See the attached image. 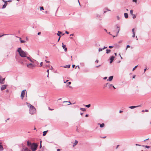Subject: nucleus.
Here are the masks:
<instances>
[{
	"instance_id": "nucleus-46",
	"label": "nucleus",
	"mask_w": 151,
	"mask_h": 151,
	"mask_svg": "<svg viewBox=\"0 0 151 151\" xmlns=\"http://www.w3.org/2000/svg\"><path fill=\"white\" fill-rule=\"evenodd\" d=\"M107 48V47H106V46H104V47L103 48V50H104L106 48Z\"/></svg>"
},
{
	"instance_id": "nucleus-9",
	"label": "nucleus",
	"mask_w": 151,
	"mask_h": 151,
	"mask_svg": "<svg viewBox=\"0 0 151 151\" xmlns=\"http://www.w3.org/2000/svg\"><path fill=\"white\" fill-rule=\"evenodd\" d=\"M5 78H2L1 76H0V83L1 84H3L4 83V81L5 80Z\"/></svg>"
},
{
	"instance_id": "nucleus-22",
	"label": "nucleus",
	"mask_w": 151,
	"mask_h": 151,
	"mask_svg": "<svg viewBox=\"0 0 151 151\" xmlns=\"http://www.w3.org/2000/svg\"><path fill=\"white\" fill-rule=\"evenodd\" d=\"M70 65H66L64 67L65 68H70Z\"/></svg>"
},
{
	"instance_id": "nucleus-33",
	"label": "nucleus",
	"mask_w": 151,
	"mask_h": 151,
	"mask_svg": "<svg viewBox=\"0 0 151 151\" xmlns=\"http://www.w3.org/2000/svg\"><path fill=\"white\" fill-rule=\"evenodd\" d=\"M132 15L133 16L132 17H133V19L135 18L136 17V15L135 14H133Z\"/></svg>"
},
{
	"instance_id": "nucleus-47",
	"label": "nucleus",
	"mask_w": 151,
	"mask_h": 151,
	"mask_svg": "<svg viewBox=\"0 0 151 151\" xmlns=\"http://www.w3.org/2000/svg\"><path fill=\"white\" fill-rule=\"evenodd\" d=\"M45 61L46 62V63H50V62L49 61H47L46 60H45Z\"/></svg>"
},
{
	"instance_id": "nucleus-42",
	"label": "nucleus",
	"mask_w": 151,
	"mask_h": 151,
	"mask_svg": "<svg viewBox=\"0 0 151 151\" xmlns=\"http://www.w3.org/2000/svg\"><path fill=\"white\" fill-rule=\"evenodd\" d=\"M48 109L50 110V111H52V110H54L53 109H50L49 107L48 108Z\"/></svg>"
},
{
	"instance_id": "nucleus-11",
	"label": "nucleus",
	"mask_w": 151,
	"mask_h": 151,
	"mask_svg": "<svg viewBox=\"0 0 151 151\" xmlns=\"http://www.w3.org/2000/svg\"><path fill=\"white\" fill-rule=\"evenodd\" d=\"M21 151H31L30 150L28 149L27 147L23 148Z\"/></svg>"
},
{
	"instance_id": "nucleus-14",
	"label": "nucleus",
	"mask_w": 151,
	"mask_h": 151,
	"mask_svg": "<svg viewBox=\"0 0 151 151\" xmlns=\"http://www.w3.org/2000/svg\"><path fill=\"white\" fill-rule=\"evenodd\" d=\"M113 76H110L109 78L108 79L107 81H112L113 79Z\"/></svg>"
},
{
	"instance_id": "nucleus-50",
	"label": "nucleus",
	"mask_w": 151,
	"mask_h": 151,
	"mask_svg": "<svg viewBox=\"0 0 151 151\" xmlns=\"http://www.w3.org/2000/svg\"><path fill=\"white\" fill-rule=\"evenodd\" d=\"M119 145H117L116 147V149H117L118 148V147H119Z\"/></svg>"
},
{
	"instance_id": "nucleus-59",
	"label": "nucleus",
	"mask_w": 151,
	"mask_h": 151,
	"mask_svg": "<svg viewBox=\"0 0 151 151\" xmlns=\"http://www.w3.org/2000/svg\"><path fill=\"white\" fill-rule=\"evenodd\" d=\"M69 85H70L71 84V82H69L68 83H67Z\"/></svg>"
},
{
	"instance_id": "nucleus-55",
	"label": "nucleus",
	"mask_w": 151,
	"mask_h": 151,
	"mask_svg": "<svg viewBox=\"0 0 151 151\" xmlns=\"http://www.w3.org/2000/svg\"><path fill=\"white\" fill-rule=\"evenodd\" d=\"M115 45V46H116L117 47H119V45H117V44H116V45L115 44V45Z\"/></svg>"
},
{
	"instance_id": "nucleus-34",
	"label": "nucleus",
	"mask_w": 151,
	"mask_h": 151,
	"mask_svg": "<svg viewBox=\"0 0 151 151\" xmlns=\"http://www.w3.org/2000/svg\"><path fill=\"white\" fill-rule=\"evenodd\" d=\"M40 10H44L43 7V6H40Z\"/></svg>"
},
{
	"instance_id": "nucleus-18",
	"label": "nucleus",
	"mask_w": 151,
	"mask_h": 151,
	"mask_svg": "<svg viewBox=\"0 0 151 151\" xmlns=\"http://www.w3.org/2000/svg\"><path fill=\"white\" fill-rule=\"evenodd\" d=\"M19 41H20V43H24L26 42L24 40H21V38L19 37Z\"/></svg>"
},
{
	"instance_id": "nucleus-1",
	"label": "nucleus",
	"mask_w": 151,
	"mask_h": 151,
	"mask_svg": "<svg viewBox=\"0 0 151 151\" xmlns=\"http://www.w3.org/2000/svg\"><path fill=\"white\" fill-rule=\"evenodd\" d=\"M29 106V113L31 114H33L36 112V109L35 107L29 104L28 106Z\"/></svg>"
},
{
	"instance_id": "nucleus-52",
	"label": "nucleus",
	"mask_w": 151,
	"mask_h": 151,
	"mask_svg": "<svg viewBox=\"0 0 151 151\" xmlns=\"http://www.w3.org/2000/svg\"><path fill=\"white\" fill-rule=\"evenodd\" d=\"M41 33V32H39L38 33H37V35H40Z\"/></svg>"
},
{
	"instance_id": "nucleus-58",
	"label": "nucleus",
	"mask_w": 151,
	"mask_h": 151,
	"mask_svg": "<svg viewBox=\"0 0 151 151\" xmlns=\"http://www.w3.org/2000/svg\"><path fill=\"white\" fill-rule=\"evenodd\" d=\"M88 115H88V114H86V115H85V117H88Z\"/></svg>"
},
{
	"instance_id": "nucleus-20",
	"label": "nucleus",
	"mask_w": 151,
	"mask_h": 151,
	"mask_svg": "<svg viewBox=\"0 0 151 151\" xmlns=\"http://www.w3.org/2000/svg\"><path fill=\"white\" fill-rule=\"evenodd\" d=\"M78 142L77 140H75V142L74 143V144L73 145V147H75L78 144Z\"/></svg>"
},
{
	"instance_id": "nucleus-16",
	"label": "nucleus",
	"mask_w": 151,
	"mask_h": 151,
	"mask_svg": "<svg viewBox=\"0 0 151 151\" xmlns=\"http://www.w3.org/2000/svg\"><path fill=\"white\" fill-rule=\"evenodd\" d=\"M4 3V4L3 6L2 9L5 8L6 7V6L8 4L7 1H5V3Z\"/></svg>"
},
{
	"instance_id": "nucleus-51",
	"label": "nucleus",
	"mask_w": 151,
	"mask_h": 151,
	"mask_svg": "<svg viewBox=\"0 0 151 151\" xmlns=\"http://www.w3.org/2000/svg\"><path fill=\"white\" fill-rule=\"evenodd\" d=\"M65 33L66 34H69V32H68V31H66L65 32Z\"/></svg>"
},
{
	"instance_id": "nucleus-12",
	"label": "nucleus",
	"mask_w": 151,
	"mask_h": 151,
	"mask_svg": "<svg viewBox=\"0 0 151 151\" xmlns=\"http://www.w3.org/2000/svg\"><path fill=\"white\" fill-rule=\"evenodd\" d=\"M29 60L31 63H33L34 62L33 61V60L34 59L32 58L31 57H26Z\"/></svg>"
},
{
	"instance_id": "nucleus-31",
	"label": "nucleus",
	"mask_w": 151,
	"mask_h": 151,
	"mask_svg": "<svg viewBox=\"0 0 151 151\" xmlns=\"http://www.w3.org/2000/svg\"><path fill=\"white\" fill-rule=\"evenodd\" d=\"M103 50V48H99L98 49V50L99 52H100L102 51Z\"/></svg>"
},
{
	"instance_id": "nucleus-29",
	"label": "nucleus",
	"mask_w": 151,
	"mask_h": 151,
	"mask_svg": "<svg viewBox=\"0 0 151 151\" xmlns=\"http://www.w3.org/2000/svg\"><path fill=\"white\" fill-rule=\"evenodd\" d=\"M62 47L63 49L66 47V45H64L63 43H62Z\"/></svg>"
},
{
	"instance_id": "nucleus-39",
	"label": "nucleus",
	"mask_w": 151,
	"mask_h": 151,
	"mask_svg": "<svg viewBox=\"0 0 151 151\" xmlns=\"http://www.w3.org/2000/svg\"><path fill=\"white\" fill-rule=\"evenodd\" d=\"M114 47L113 46H109V48H113Z\"/></svg>"
},
{
	"instance_id": "nucleus-13",
	"label": "nucleus",
	"mask_w": 151,
	"mask_h": 151,
	"mask_svg": "<svg viewBox=\"0 0 151 151\" xmlns=\"http://www.w3.org/2000/svg\"><path fill=\"white\" fill-rule=\"evenodd\" d=\"M140 106H141V105H140L137 106H129V108L130 109H134V108H136V107H140Z\"/></svg>"
},
{
	"instance_id": "nucleus-37",
	"label": "nucleus",
	"mask_w": 151,
	"mask_h": 151,
	"mask_svg": "<svg viewBox=\"0 0 151 151\" xmlns=\"http://www.w3.org/2000/svg\"><path fill=\"white\" fill-rule=\"evenodd\" d=\"M42 65H43V63H42V62H41L40 63V67L42 66Z\"/></svg>"
},
{
	"instance_id": "nucleus-38",
	"label": "nucleus",
	"mask_w": 151,
	"mask_h": 151,
	"mask_svg": "<svg viewBox=\"0 0 151 151\" xmlns=\"http://www.w3.org/2000/svg\"><path fill=\"white\" fill-rule=\"evenodd\" d=\"M77 67H78V69H80V68L79 67V65H77V66L76 67H75V68H77Z\"/></svg>"
},
{
	"instance_id": "nucleus-44",
	"label": "nucleus",
	"mask_w": 151,
	"mask_h": 151,
	"mask_svg": "<svg viewBox=\"0 0 151 151\" xmlns=\"http://www.w3.org/2000/svg\"><path fill=\"white\" fill-rule=\"evenodd\" d=\"M50 70H52L53 69V68L52 66H51L50 68Z\"/></svg>"
},
{
	"instance_id": "nucleus-62",
	"label": "nucleus",
	"mask_w": 151,
	"mask_h": 151,
	"mask_svg": "<svg viewBox=\"0 0 151 151\" xmlns=\"http://www.w3.org/2000/svg\"><path fill=\"white\" fill-rule=\"evenodd\" d=\"M101 66V65H98V66H96V68H98L99 67V66Z\"/></svg>"
},
{
	"instance_id": "nucleus-8",
	"label": "nucleus",
	"mask_w": 151,
	"mask_h": 151,
	"mask_svg": "<svg viewBox=\"0 0 151 151\" xmlns=\"http://www.w3.org/2000/svg\"><path fill=\"white\" fill-rule=\"evenodd\" d=\"M7 85H2L1 87V91H3L4 89H5L7 87Z\"/></svg>"
},
{
	"instance_id": "nucleus-36",
	"label": "nucleus",
	"mask_w": 151,
	"mask_h": 151,
	"mask_svg": "<svg viewBox=\"0 0 151 151\" xmlns=\"http://www.w3.org/2000/svg\"><path fill=\"white\" fill-rule=\"evenodd\" d=\"M134 28H133L132 29V32L133 33H135L134 32Z\"/></svg>"
},
{
	"instance_id": "nucleus-53",
	"label": "nucleus",
	"mask_w": 151,
	"mask_h": 151,
	"mask_svg": "<svg viewBox=\"0 0 151 151\" xmlns=\"http://www.w3.org/2000/svg\"><path fill=\"white\" fill-rule=\"evenodd\" d=\"M130 47V46L129 45H128L127 46V48H128L129 47Z\"/></svg>"
},
{
	"instance_id": "nucleus-23",
	"label": "nucleus",
	"mask_w": 151,
	"mask_h": 151,
	"mask_svg": "<svg viewBox=\"0 0 151 151\" xmlns=\"http://www.w3.org/2000/svg\"><path fill=\"white\" fill-rule=\"evenodd\" d=\"M100 124V127L101 128H102L104 126V123H102L101 124Z\"/></svg>"
},
{
	"instance_id": "nucleus-24",
	"label": "nucleus",
	"mask_w": 151,
	"mask_h": 151,
	"mask_svg": "<svg viewBox=\"0 0 151 151\" xmlns=\"http://www.w3.org/2000/svg\"><path fill=\"white\" fill-rule=\"evenodd\" d=\"M111 51V50L110 49H106V54H109V53Z\"/></svg>"
},
{
	"instance_id": "nucleus-25",
	"label": "nucleus",
	"mask_w": 151,
	"mask_h": 151,
	"mask_svg": "<svg viewBox=\"0 0 151 151\" xmlns=\"http://www.w3.org/2000/svg\"><path fill=\"white\" fill-rule=\"evenodd\" d=\"M142 146L143 147H145L146 148H149L150 147V146H148L147 145H142Z\"/></svg>"
},
{
	"instance_id": "nucleus-6",
	"label": "nucleus",
	"mask_w": 151,
	"mask_h": 151,
	"mask_svg": "<svg viewBox=\"0 0 151 151\" xmlns=\"http://www.w3.org/2000/svg\"><path fill=\"white\" fill-rule=\"evenodd\" d=\"M116 29L117 30V32L116 33V34L115 36H113V37H116L117 36L120 30V28L118 26L117 24L116 25Z\"/></svg>"
},
{
	"instance_id": "nucleus-3",
	"label": "nucleus",
	"mask_w": 151,
	"mask_h": 151,
	"mask_svg": "<svg viewBox=\"0 0 151 151\" xmlns=\"http://www.w3.org/2000/svg\"><path fill=\"white\" fill-rule=\"evenodd\" d=\"M37 145L35 143H33L32 144V145L30 147L32 151H35L37 147Z\"/></svg>"
},
{
	"instance_id": "nucleus-10",
	"label": "nucleus",
	"mask_w": 151,
	"mask_h": 151,
	"mask_svg": "<svg viewBox=\"0 0 151 151\" xmlns=\"http://www.w3.org/2000/svg\"><path fill=\"white\" fill-rule=\"evenodd\" d=\"M114 56L112 55L111 56L110 58V63H111L113 62V60H114Z\"/></svg>"
},
{
	"instance_id": "nucleus-21",
	"label": "nucleus",
	"mask_w": 151,
	"mask_h": 151,
	"mask_svg": "<svg viewBox=\"0 0 151 151\" xmlns=\"http://www.w3.org/2000/svg\"><path fill=\"white\" fill-rule=\"evenodd\" d=\"M124 16L126 18H128V14L127 13H124Z\"/></svg>"
},
{
	"instance_id": "nucleus-54",
	"label": "nucleus",
	"mask_w": 151,
	"mask_h": 151,
	"mask_svg": "<svg viewBox=\"0 0 151 151\" xmlns=\"http://www.w3.org/2000/svg\"><path fill=\"white\" fill-rule=\"evenodd\" d=\"M99 62V60H96V61H95V62L96 63H98Z\"/></svg>"
},
{
	"instance_id": "nucleus-27",
	"label": "nucleus",
	"mask_w": 151,
	"mask_h": 151,
	"mask_svg": "<svg viewBox=\"0 0 151 151\" xmlns=\"http://www.w3.org/2000/svg\"><path fill=\"white\" fill-rule=\"evenodd\" d=\"M80 110L82 111H86V109L85 108H80Z\"/></svg>"
},
{
	"instance_id": "nucleus-28",
	"label": "nucleus",
	"mask_w": 151,
	"mask_h": 151,
	"mask_svg": "<svg viewBox=\"0 0 151 151\" xmlns=\"http://www.w3.org/2000/svg\"><path fill=\"white\" fill-rule=\"evenodd\" d=\"M16 58L17 61H18L19 57L18 55H16Z\"/></svg>"
},
{
	"instance_id": "nucleus-19",
	"label": "nucleus",
	"mask_w": 151,
	"mask_h": 151,
	"mask_svg": "<svg viewBox=\"0 0 151 151\" xmlns=\"http://www.w3.org/2000/svg\"><path fill=\"white\" fill-rule=\"evenodd\" d=\"M62 32L58 31V33H57V35L58 36H59V37H61V36L60 35V34H62Z\"/></svg>"
},
{
	"instance_id": "nucleus-2",
	"label": "nucleus",
	"mask_w": 151,
	"mask_h": 151,
	"mask_svg": "<svg viewBox=\"0 0 151 151\" xmlns=\"http://www.w3.org/2000/svg\"><path fill=\"white\" fill-rule=\"evenodd\" d=\"M27 53L23 51L21 47H19V56L23 58L26 57Z\"/></svg>"
},
{
	"instance_id": "nucleus-43",
	"label": "nucleus",
	"mask_w": 151,
	"mask_h": 151,
	"mask_svg": "<svg viewBox=\"0 0 151 151\" xmlns=\"http://www.w3.org/2000/svg\"><path fill=\"white\" fill-rule=\"evenodd\" d=\"M8 35V34H4V35H0V37L2 36H4V35Z\"/></svg>"
},
{
	"instance_id": "nucleus-41",
	"label": "nucleus",
	"mask_w": 151,
	"mask_h": 151,
	"mask_svg": "<svg viewBox=\"0 0 151 151\" xmlns=\"http://www.w3.org/2000/svg\"><path fill=\"white\" fill-rule=\"evenodd\" d=\"M133 35H132V37H135V33H133Z\"/></svg>"
},
{
	"instance_id": "nucleus-63",
	"label": "nucleus",
	"mask_w": 151,
	"mask_h": 151,
	"mask_svg": "<svg viewBox=\"0 0 151 151\" xmlns=\"http://www.w3.org/2000/svg\"><path fill=\"white\" fill-rule=\"evenodd\" d=\"M145 112H147L148 111V110H147V109H146L145 110Z\"/></svg>"
},
{
	"instance_id": "nucleus-4",
	"label": "nucleus",
	"mask_w": 151,
	"mask_h": 151,
	"mask_svg": "<svg viewBox=\"0 0 151 151\" xmlns=\"http://www.w3.org/2000/svg\"><path fill=\"white\" fill-rule=\"evenodd\" d=\"M36 65L32 63H29L27 64V67L29 68L33 69V67H35Z\"/></svg>"
},
{
	"instance_id": "nucleus-15",
	"label": "nucleus",
	"mask_w": 151,
	"mask_h": 151,
	"mask_svg": "<svg viewBox=\"0 0 151 151\" xmlns=\"http://www.w3.org/2000/svg\"><path fill=\"white\" fill-rule=\"evenodd\" d=\"M113 86V85L112 84H110L109 83H107L106 84V86H108L109 88H111Z\"/></svg>"
},
{
	"instance_id": "nucleus-57",
	"label": "nucleus",
	"mask_w": 151,
	"mask_h": 151,
	"mask_svg": "<svg viewBox=\"0 0 151 151\" xmlns=\"http://www.w3.org/2000/svg\"><path fill=\"white\" fill-rule=\"evenodd\" d=\"M7 2H11L12 1V0H8L7 1Z\"/></svg>"
},
{
	"instance_id": "nucleus-64",
	"label": "nucleus",
	"mask_w": 151,
	"mask_h": 151,
	"mask_svg": "<svg viewBox=\"0 0 151 151\" xmlns=\"http://www.w3.org/2000/svg\"><path fill=\"white\" fill-rule=\"evenodd\" d=\"M75 65H72V67L73 68H74L75 67Z\"/></svg>"
},
{
	"instance_id": "nucleus-17",
	"label": "nucleus",
	"mask_w": 151,
	"mask_h": 151,
	"mask_svg": "<svg viewBox=\"0 0 151 151\" xmlns=\"http://www.w3.org/2000/svg\"><path fill=\"white\" fill-rule=\"evenodd\" d=\"M27 145L28 147H31V145H32V144H31V142H30L29 141H27Z\"/></svg>"
},
{
	"instance_id": "nucleus-35",
	"label": "nucleus",
	"mask_w": 151,
	"mask_h": 151,
	"mask_svg": "<svg viewBox=\"0 0 151 151\" xmlns=\"http://www.w3.org/2000/svg\"><path fill=\"white\" fill-rule=\"evenodd\" d=\"M138 66V65H136V66H135L133 68V69H132V70L133 71L136 68H137V67Z\"/></svg>"
},
{
	"instance_id": "nucleus-26",
	"label": "nucleus",
	"mask_w": 151,
	"mask_h": 151,
	"mask_svg": "<svg viewBox=\"0 0 151 151\" xmlns=\"http://www.w3.org/2000/svg\"><path fill=\"white\" fill-rule=\"evenodd\" d=\"M86 107H87V108H89L91 106V104H88V105H84Z\"/></svg>"
},
{
	"instance_id": "nucleus-7",
	"label": "nucleus",
	"mask_w": 151,
	"mask_h": 151,
	"mask_svg": "<svg viewBox=\"0 0 151 151\" xmlns=\"http://www.w3.org/2000/svg\"><path fill=\"white\" fill-rule=\"evenodd\" d=\"M27 61L25 59H24L23 61H22L21 60V59L19 58V63H22L23 64H26V63H25L27 62Z\"/></svg>"
},
{
	"instance_id": "nucleus-49",
	"label": "nucleus",
	"mask_w": 151,
	"mask_h": 151,
	"mask_svg": "<svg viewBox=\"0 0 151 151\" xmlns=\"http://www.w3.org/2000/svg\"><path fill=\"white\" fill-rule=\"evenodd\" d=\"M135 145H136V146H142L141 145H139V144H135Z\"/></svg>"
},
{
	"instance_id": "nucleus-40",
	"label": "nucleus",
	"mask_w": 151,
	"mask_h": 151,
	"mask_svg": "<svg viewBox=\"0 0 151 151\" xmlns=\"http://www.w3.org/2000/svg\"><path fill=\"white\" fill-rule=\"evenodd\" d=\"M47 133H43V136H45V135H46V134Z\"/></svg>"
},
{
	"instance_id": "nucleus-30",
	"label": "nucleus",
	"mask_w": 151,
	"mask_h": 151,
	"mask_svg": "<svg viewBox=\"0 0 151 151\" xmlns=\"http://www.w3.org/2000/svg\"><path fill=\"white\" fill-rule=\"evenodd\" d=\"M133 11L132 9H131L130 10V14H131L132 15V14H133Z\"/></svg>"
},
{
	"instance_id": "nucleus-45",
	"label": "nucleus",
	"mask_w": 151,
	"mask_h": 151,
	"mask_svg": "<svg viewBox=\"0 0 151 151\" xmlns=\"http://www.w3.org/2000/svg\"><path fill=\"white\" fill-rule=\"evenodd\" d=\"M64 51H65L66 52L67 51V48L66 47L65 48H64Z\"/></svg>"
},
{
	"instance_id": "nucleus-60",
	"label": "nucleus",
	"mask_w": 151,
	"mask_h": 151,
	"mask_svg": "<svg viewBox=\"0 0 151 151\" xmlns=\"http://www.w3.org/2000/svg\"><path fill=\"white\" fill-rule=\"evenodd\" d=\"M42 147V145L41 144H40V148H41Z\"/></svg>"
},
{
	"instance_id": "nucleus-32",
	"label": "nucleus",
	"mask_w": 151,
	"mask_h": 151,
	"mask_svg": "<svg viewBox=\"0 0 151 151\" xmlns=\"http://www.w3.org/2000/svg\"><path fill=\"white\" fill-rule=\"evenodd\" d=\"M64 102H69V103H70V104H67V105H69L70 104H72L70 102V101H63V103H64Z\"/></svg>"
},
{
	"instance_id": "nucleus-5",
	"label": "nucleus",
	"mask_w": 151,
	"mask_h": 151,
	"mask_svg": "<svg viewBox=\"0 0 151 151\" xmlns=\"http://www.w3.org/2000/svg\"><path fill=\"white\" fill-rule=\"evenodd\" d=\"M26 90L25 89H24L23 91H22L21 94L20 95V97H21V99L23 100V99L24 97V96L25 95V93H26Z\"/></svg>"
},
{
	"instance_id": "nucleus-48",
	"label": "nucleus",
	"mask_w": 151,
	"mask_h": 151,
	"mask_svg": "<svg viewBox=\"0 0 151 151\" xmlns=\"http://www.w3.org/2000/svg\"><path fill=\"white\" fill-rule=\"evenodd\" d=\"M137 0H132V1H133V2H136V3L137 2Z\"/></svg>"
},
{
	"instance_id": "nucleus-56",
	"label": "nucleus",
	"mask_w": 151,
	"mask_h": 151,
	"mask_svg": "<svg viewBox=\"0 0 151 151\" xmlns=\"http://www.w3.org/2000/svg\"><path fill=\"white\" fill-rule=\"evenodd\" d=\"M107 77H105L103 79L104 80H106L107 79Z\"/></svg>"
},
{
	"instance_id": "nucleus-61",
	"label": "nucleus",
	"mask_w": 151,
	"mask_h": 151,
	"mask_svg": "<svg viewBox=\"0 0 151 151\" xmlns=\"http://www.w3.org/2000/svg\"><path fill=\"white\" fill-rule=\"evenodd\" d=\"M117 19L118 20H119L120 19V18L119 16H117Z\"/></svg>"
}]
</instances>
